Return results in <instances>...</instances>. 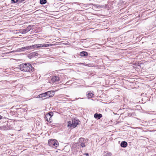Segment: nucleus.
<instances>
[{
  "label": "nucleus",
  "instance_id": "1",
  "mask_svg": "<svg viewBox=\"0 0 156 156\" xmlns=\"http://www.w3.org/2000/svg\"><path fill=\"white\" fill-rule=\"evenodd\" d=\"M78 120L75 119L72 120V121H69L68 122L67 127L71 129L73 128L76 127L79 123Z\"/></svg>",
  "mask_w": 156,
  "mask_h": 156
},
{
  "label": "nucleus",
  "instance_id": "2",
  "mask_svg": "<svg viewBox=\"0 0 156 156\" xmlns=\"http://www.w3.org/2000/svg\"><path fill=\"white\" fill-rule=\"evenodd\" d=\"M48 144L50 147L55 148L58 145V143L57 140L55 139H52L48 142Z\"/></svg>",
  "mask_w": 156,
  "mask_h": 156
},
{
  "label": "nucleus",
  "instance_id": "3",
  "mask_svg": "<svg viewBox=\"0 0 156 156\" xmlns=\"http://www.w3.org/2000/svg\"><path fill=\"white\" fill-rule=\"evenodd\" d=\"M87 139H85L83 138H80L79 139V143L80 144V146L82 147H85V144L88 141Z\"/></svg>",
  "mask_w": 156,
  "mask_h": 156
},
{
  "label": "nucleus",
  "instance_id": "4",
  "mask_svg": "<svg viewBox=\"0 0 156 156\" xmlns=\"http://www.w3.org/2000/svg\"><path fill=\"white\" fill-rule=\"evenodd\" d=\"M20 68H32L31 65L29 63H23L19 65Z\"/></svg>",
  "mask_w": 156,
  "mask_h": 156
},
{
  "label": "nucleus",
  "instance_id": "5",
  "mask_svg": "<svg viewBox=\"0 0 156 156\" xmlns=\"http://www.w3.org/2000/svg\"><path fill=\"white\" fill-rule=\"evenodd\" d=\"M53 115V113L52 112L49 113L46 115L45 119L48 122H51V118Z\"/></svg>",
  "mask_w": 156,
  "mask_h": 156
},
{
  "label": "nucleus",
  "instance_id": "6",
  "mask_svg": "<svg viewBox=\"0 0 156 156\" xmlns=\"http://www.w3.org/2000/svg\"><path fill=\"white\" fill-rule=\"evenodd\" d=\"M59 80V78L57 76H54L51 78V81L55 83H58Z\"/></svg>",
  "mask_w": 156,
  "mask_h": 156
},
{
  "label": "nucleus",
  "instance_id": "7",
  "mask_svg": "<svg viewBox=\"0 0 156 156\" xmlns=\"http://www.w3.org/2000/svg\"><path fill=\"white\" fill-rule=\"evenodd\" d=\"M52 45V44H37V48H42L43 47H47L51 46Z\"/></svg>",
  "mask_w": 156,
  "mask_h": 156
},
{
  "label": "nucleus",
  "instance_id": "8",
  "mask_svg": "<svg viewBox=\"0 0 156 156\" xmlns=\"http://www.w3.org/2000/svg\"><path fill=\"white\" fill-rule=\"evenodd\" d=\"M46 95L48 96L49 97H52L54 95V92L51 91H49L45 92Z\"/></svg>",
  "mask_w": 156,
  "mask_h": 156
},
{
  "label": "nucleus",
  "instance_id": "9",
  "mask_svg": "<svg viewBox=\"0 0 156 156\" xmlns=\"http://www.w3.org/2000/svg\"><path fill=\"white\" fill-rule=\"evenodd\" d=\"M21 71L24 72H31L34 71V69H20Z\"/></svg>",
  "mask_w": 156,
  "mask_h": 156
},
{
  "label": "nucleus",
  "instance_id": "10",
  "mask_svg": "<svg viewBox=\"0 0 156 156\" xmlns=\"http://www.w3.org/2000/svg\"><path fill=\"white\" fill-rule=\"evenodd\" d=\"M94 116L95 118H97L98 119H100L102 117V115L101 114H98V113H95L94 114Z\"/></svg>",
  "mask_w": 156,
  "mask_h": 156
},
{
  "label": "nucleus",
  "instance_id": "11",
  "mask_svg": "<svg viewBox=\"0 0 156 156\" xmlns=\"http://www.w3.org/2000/svg\"><path fill=\"white\" fill-rule=\"evenodd\" d=\"M88 55V53L86 51H83L80 53V55L81 56H87Z\"/></svg>",
  "mask_w": 156,
  "mask_h": 156
},
{
  "label": "nucleus",
  "instance_id": "12",
  "mask_svg": "<svg viewBox=\"0 0 156 156\" xmlns=\"http://www.w3.org/2000/svg\"><path fill=\"white\" fill-rule=\"evenodd\" d=\"M127 145V143L125 141H122V142L120 145L121 146L123 147H126Z\"/></svg>",
  "mask_w": 156,
  "mask_h": 156
},
{
  "label": "nucleus",
  "instance_id": "13",
  "mask_svg": "<svg viewBox=\"0 0 156 156\" xmlns=\"http://www.w3.org/2000/svg\"><path fill=\"white\" fill-rule=\"evenodd\" d=\"M112 154L110 152H104L103 153V155L104 156H111Z\"/></svg>",
  "mask_w": 156,
  "mask_h": 156
},
{
  "label": "nucleus",
  "instance_id": "14",
  "mask_svg": "<svg viewBox=\"0 0 156 156\" xmlns=\"http://www.w3.org/2000/svg\"><path fill=\"white\" fill-rule=\"evenodd\" d=\"M30 48H31V49H34L35 48H37V44L33 45L32 46H29Z\"/></svg>",
  "mask_w": 156,
  "mask_h": 156
},
{
  "label": "nucleus",
  "instance_id": "15",
  "mask_svg": "<svg viewBox=\"0 0 156 156\" xmlns=\"http://www.w3.org/2000/svg\"><path fill=\"white\" fill-rule=\"evenodd\" d=\"M94 94L90 92L89 93L87 94V97L88 98H91L93 97Z\"/></svg>",
  "mask_w": 156,
  "mask_h": 156
},
{
  "label": "nucleus",
  "instance_id": "16",
  "mask_svg": "<svg viewBox=\"0 0 156 156\" xmlns=\"http://www.w3.org/2000/svg\"><path fill=\"white\" fill-rule=\"evenodd\" d=\"M46 0H40V3L41 4H44L46 2Z\"/></svg>",
  "mask_w": 156,
  "mask_h": 156
},
{
  "label": "nucleus",
  "instance_id": "17",
  "mask_svg": "<svg viewBox=\"0 0 156 156\" xmlns=\"http://www.w3.org/2000/svg\"><path fill=\"white\" fill-rule=\"evenodd\" d=\"M12 3H16L17 2H19V0H11Z\"/></svg>",
  "mask_w": 156,
  "mask_h": 156
},
{
  "label": "nucleus",
  "instance_id": "18",
  "mask_svg": "<svg viewBox=\"0 0 156 156\" xmlns=\"http://www.w3.org/2000/svg\"><path fill=\"white\" fill-rule=\"evenodd\" d=\"M38 55V54L36 52H34L32 54V56H37Z\"/></svg>",
  "mask_w": 156,
  "mask_h": 156
},
{
  "label": "nucleus",
  "instance_id": "19",
  "mask_svg": "<svg viewBox=\"0 0 156 156\" xmlns=\"http://www.w3.org/2000/svg\"><path fill=\"white\" fill-rule=\"evenodd\" d=\"M41 94H43V95H42V98L43 97H45L47 96L46 95V94H45V93Z\"/></svg>",
  "mask_w": 156,
  "mask_h": 156
},
{
  "label": "nucleus",
  "instance_id": "20",
  "mask_svg": "<svg viewBox=\"0 0 156 156\" xmlns=\"http://www.w3.org/2000/svg\"><path fill=\"white\" fill-rule=\"evenodd\" d=\"M43 94H40L39 95H38L37 96V98H42V95H43Z\"/></svg>",
  "mask_w": 156,
  "mask_h": 156
},
{
  "label": "nucleus",
  "instance_id": "21",
  "mask_svg": "<svg viewBox=\"0 0 156 156\" xmlns=\"http://www.w3.org/2000/svg\"><path fill=\"white\" fill-rule=\"evenodd\" d=\"M25 0H19V2H21L24 1Z\"/></svg>",
  "mask_w": 156,
  "mask_h": 156
},
{
  "label": "nucleus",
  "instance_id": "22",
  "mask_svg": "<svg viewBox=\"0 0 156 156\" xmlns=\"http://www.w3.org/2000/svg\"><path fill=\"white\" fill-rule=\"evenodd\" d=\"M2 118V116L0 115V119Z\"/></svg>",
  "mask_w": 156,
  "mask_h": 156
},
{
  "label": "nucleus",
  "instance_id": "23",
  "mask_svg": "<svg viewBox=\"0 0 156 156\" xmlns=\"http://www.w3.org/2000/svg\"><path fill=\"white\" fill-rule=\"evenodd\" d=\"M86 155H87V156H88V154H86Z\"/></svg>",
  "mask_w": 156,
  "mask_h": 156
},
{
  "label": "nucleus",
  "instance_id": "24",
  "mask_svg": "<svg viewBox=\"0 0 156 156\" xmlns=\"http://www.w3.org/2000/svg\"><path fill=\"white\" fill-rule=\"evenodd\" d=\"M44 98V99L45 98Z\"/></svg>",
  "mask_w": 156,
  "mask_h": 156
}]
</instances>
